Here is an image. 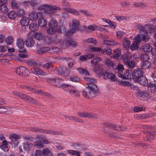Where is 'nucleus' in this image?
<instances>
[{
	"mask_svg": "<svg viewBox=\"0 0 156 156\" xmlns=\"http://www.w3.org/2000/svg\"><path fill=\"white\" fill-rule=\"evenodd\" d=\"M94 71L95 73L100 76H102L104 71L101 69L100 67L98 66H96L94 68Z\"/></svg>",
	"mask_w": 156,
	"mask_h": 156,
	"instance_id": "nucleus-18",
	"label": "nucleus"
},
{
	"mask_svg": "<svg viewBox=\"0 0 156 156\" xmlns=\"http://www.w3.org/2000/svg\"><path fill=\"white\" fill-rule=\"evenodd\" d=\"M85 80L89 82L87 83L89 88H86L83 91V94L85 98H92L95 97V94L98 92L97 86L94 83L95 80L88 78H85Z\"/></svg>",
	"mask_w": 156,
	"mask_h": 156,
	"instance_id": "nucleus-1",
	"label": "nucleus"
},
{
	"mask_svg": "<svg viewBox=\"0 0 156 156\" xmlns=\"http://www.w3.org/2000/svg\"><path fill=\"white\" fill-rule=\"evenodd\" d=\"M146 132H147L146 133L148 134H150L151 135L147 136V137L145 138L144 139L145 140H147V141L151 142V140H153L154 138V135L155 134V133L153 131L151 132V131H146Z\"/></svg>",
	"mask_w": 156,
	"mask_h": 156,
	"instance_id": "nucleus-17",
	"label": "nucleus"
},
{
	"mask_svg": "<svg viewBox=\"0 0 156 156\" xmlns=\"http://www.w3.org/2000/svg\"><path fill=\"white\" fill-rule=\"evenodd\" d=\"M29 28L32 31H35L38 30L39 27L38 25L34 23H32L29 25Z\"/></svg>",
	"mask_w": 156,
	"mask_h": 156,
	"instance_id": "nucleus-41",
	"label": "nucleus"
},
{
	"mask_svg": "<svg viewBox=\"0 0 156 156\" xmlns=\"http://www.w3.org/2000/svg\"><path fill=\"white\" fill-rule=\"evenodd\" d=\"M47 33L48 34H52L55 33L56 30L55 29L51 27H50L47 28L46 29Z\"/></svg>",
	"mask_w": 156,
	"mask_h": 156,
	"instance_id": "nucleus-50",
	"label": "nucleus"
},
{
	"mask_svg": "<svg viewBox=\"0 0 156 156\" xmlns=\"http://www.w3.org/2000/svg\"><path fill=\"white\" fill-rule=\"evenodd\" d=\"M102 76L104 78L108 79L111 82H115L117 81L114 74L108 72H104Z\"/></svg>",
	"mask_w": 156,
	"mask_h": 156,
	"instance_id": "nucleus-8",
	"label": "nucleus"
},
{
	"mask_svg": "<svg viewBox=\"0 0 156 156\" xmlns=\"http://www.w3.org/2000/svg\"><path fill=\"white\" fill-rule=\"evenodd\" d=\"M11 6L13 9H19V6L18 4L15 2L12 1L11 2Z\"/></svg>",
	"mask_w": 156,
	"mask_h": 156,
	"instance_id": "nucleus-60",
	"label": "nucleus"
},
{
	"mask_svg": "<svg viewBox=\"0 0 156 156\" xmlns=\"http://www.w3.org/2000/svg\"><path fill=\"white\" fill-rule=\"evenodd\" d=\"M50 49L48 47L42 48L37 51V52L39 54H43L45 52L48 51Z\"/></svg>",
	"mask_w": 156,
	"mask_h": 156,
	"instance_id": "nucleus-36",
	"label": "nucleus"
},
{
	"mask_svg": "<svg viewBox=\"0 0 156 156\" xmlns=\"http://www.w3.org/2000/svg\"><path fill=\"white\" fill-rule=\"evenodd\" d=\"M130 41L127 38H125L122 41V45L124 48H128L130 44Z\"/></svg>",
	"mask_w": 156,
	"mask_h": 156,
	"instance_id": "nucleus-27",
	"label": "nucleus"
},
{
	"mask_svg": "<svg viewBox=\"0 0 156 156\" xmlns=\"http://www.w3.org/2000/svg\"><path fill=\"white\" fill-rule=\"evenodd\" d=\"M67 152L68 153L76 156H80V155L79 151H78L69 150H67Z\"/></svg>",
	"mask_w": 156,
	"mask_h": 156,
	"instance_id": "nucleus-45",
	"label": "nucleus"
},
{
	"mask_svg": "<svg viewBox=\"0 0 156 156\" xmlns=\"http://www.w3.org/2000/svg\"><path fill=\"white\" fill-rule=\"evenodd\" d=\"M9 138L11 140V144H17V141L19 139L18 135L16 134H11L9 135Z\"/></svg>",
	"mask_w": 156,
	"mask_h": 156,
	"instance_id": "nucleus-16",
	"label": "nucleus"
},
{
	"mask_svg": "<svg viewBox=\"0 0 156 156\" xmlns=\"http://www.w3.org/2000/svg\"><path fill=\"white\" fill-rule=\"evenodd\" d=\"M25 88L27 89V90L32 92L33 93H37L38 94H43V93L40 90L35 89L29 87L27 86H25ZM24 88V87L23 88Z\"/></svg>",
	"mask_w": 156,
	"mask_h": 156,
	"instance_id": "nucleus-24",
	"label": "nucleus"
},
{
	"mask_svg": "<svg viewBox=\"0 0 156 156\" xmlns=\"http://www.w3.org/2000/svg\"><path fill=\"white\" fill-rule=\"evenodd\" d=\"M55 71L58 74L63 76H66L69 74V72L67 68L65 67H60L58 69L55 68Z\"/></svg>",
	"mask_w": 156,
	"mask_h": 156,
	"instance_id": "nucleus-5",
	"label": "nucleus"
},
{
	"mask_svg": "<svg viewBox=\"0 0 156 156\" xmlns=\"http://www.w3.org/2000/svg\"><path fill=\"white\" fill-rule=\"evenodd\" d=\"M137 27L139 30H140L142 31H145V32H147V28L146 27V25L144 26L139 25L137 26Z\"/></svg>",
	"mask_w": 156,
	"mask_h": 156,
	"instance_id": "nucleus-57",
	"label": "nucleus"
},
{
	"mask_svg": "<svg viewBox=\"0 0 156 156\" xmlns=\"http://www.w3.org/2000/svg\"><path fill=\"white\" fill-rule=\"evenodd\" d=\"M34 146L38 148H42L44 147V145L42 144V143L39 142H35Z\"/></svg>",
	"mask_w": 156,
	"mask_h": 156,
	"instance_id": "nucleus-64",
	"label": "nucleus"
},
{
	"mask_svg": "<svg viewBox=\"0 0 156 156\" xmlns=\"http://www.w3.org/2000/svg\"><path fill=\"white\" fill-rule=\"evenodd\" d=\"M124 68L122 65L119 64L116 67L115 72L118 74V76L120 77H122L123 75L122 74L124 71Z\"/></svg>",
	"mask_w": 156,
	"mask_h": 156,
	"instance_id": "nucleus-12",
	"label": "nucleus"
},
{
	"mask_svg": "<svg viewBox=\"0 0 156 156\" xmlns=\"http://www.w3.org/2000/svg\"><path fill=\"white\" fill-rule=\"evenodd\" d=\"M105 62V63L108 66H112L114 65L113 63L110 60V58H106Z\"/></svg>",
	"mask_w": 156,
	"mask_h": 156,
	"instance_id": "nucleus-59",
	"label": "nucleus"
},
{
	"mask_svg": "<svg viewBox=\"0 0 156 156\" xmlns=\"http://www.w3.org/2000/svg\"><path fill=\"white\" fill-rule=\"evenodd\" d=\"M17 12V14L18 16L22 17L24 16L25 14V12L23 9H19Z\"/></svg>",
	"mask_w": 156,
	"mask_h": 156,
	"instance_id": "nucleus-52",
	"label": "nucleus"
},
{
	"mask_svg": "<svg viewBox=\"0 0 156 156\" xmlns=\"http://www.w3.org/2000/svg\"><path fill=\"white\" fill-rule=\"evenodd\" d=\"M136 80L138 82L143 86H146L147 85L148 83V81L147 79L143 76L138 78Z\"/></svg>",
	"mask_w": 156,
	"mask_h": 156,
	"instance_id": "nucleus-13",
	"label": "nucleus"
},
{
	"mask_svg": "<svg viewBox=\"0 0 156 156\" xmlns=\"http://www.w3.org/2000/svg\"><path fill=\"white\" fill-rule=\"evenodd\" d=\"M39 9L44 10L45 13L49 14H53L57 10H61V9L56 5H43L39 6Z\"/></svg>",
	"mask_w": 156,
	"mask_h": 156,
	"instance_id": "nucleus-2",
	"label": "nucleus"
},
{
	"mask_svg": "<svg viewBox=\"0 0 156 156\" xmlns=\"http://www.w3.org/2000/svg\"><path fill=\"white\" fill-rule=\"evenodd\" d=\"M58 25L57 22L54 19L51 18V20L48 23V26L50 27L55 29Z\"/></svg>",
	"mask_w": 156,
	"mask_h": 156,
	"instance_id": "nucleus-32",
	"label": "nucleus"
},
{
	"mask_svg": "<svg viewBox=\"0 0 156 156\" xmlns=\"http://www.w3.org/2000/svg\"><path fill=\"white\" fill-rule=\"evenodd\" d=\"M148 89L151 92H156V85L154 83H150L148 85Z\"/></svg>",
	"mask_w": 156,
	"mask_h": 156,
	"instance_id": "nucleus-34",
	"label": "nucleus"
},
{
	"mask_svg": "<svg viewBox=\"0 0 156 156\" xmlns=\"http://www.w3.org/2000/svg\"><path fill=\"white\" fill-rule=\"evenodd\" d=\"M43 133L45 134H51L53 135H60L61 133L59 132L52 130H44Z\"/></svg>",
	"mask_w": 156,
	"mask_h": 156,
	"instance_id": "nucleus-37",
	"label": "nucleus"
},
{
	"mask_svg": "<svg viewBox=\"0 0 156 156\" xmlns=\"http://www.w3.org/2000/svg\"><path fill=\"white\" fill-rule=\"evenodd\" d=\"M65 118L66 119H68L69 120H71L74 121L76 122H78L80 123L83 122V121L80 119H78L77 118L73 117V116H65Z\"/></svg>",
	"mask_w": 156,
	"mask_h": 156,
	"instance_id": "nucleus-30",
	"label": "nucleus"
},
{
	"mask_svg": "<svg viewBox=\"0 0 156 156\" xmlns=\"http://www.w3.org/2000/svg\"><path fill=\"white\" fill-rule=\"evenodd\" d=\"M48 83L51 84L54 86L60 87L62 85V80L58 78H49L47 80Z\"/></svg>",
	"mask_w": 156,
	"mask_h": 156,
	"instance_id": "nucleus-6",
	"label": "nucleus"
},
{
	"mask_svg": "<svg viewBox=\"0 0 156 156\" xmlns=\"http://www.w3.org/2000/svg\"><path fill=\"white\" fill-rule=\"evenodd\" d=\"M140 58L144 62L147 61L149 59V56L147 54H142L140 56Z\"/></svg>",
	"mask_w": 156,
	"mask_h": 156,
	"instance_id": "nucleus-46",
	"label": "nucleus"
},
{
	"mask_svg": "<svg viewBox=\"0 0 156 156\" xmlns=\"http://www.w3.org/2000/svg\"><path fill=\"white\" fill-rule=\"evenodd\" d=\"M24 43L23 39L20 38H19L17 39V45L19 48L18 51L20 52H24L26 51V49L23 48Z\"/></svg>",
	"mask_w": 156,
	"mask_h": 156,
	"instance_id": "nucleus-10",
	"label": "nucleus"
},
{
	"mask_svg": "<svg viewBox=\"0 0 156 156\" xmlns=\"http://www.w3.org/2000/svg\"><path fill=\"white\" fill-rule=\"evenodd\" d=\"M103 43L107 45H111L113 46H115L117 45L118 43L117 42L114 41H109L108 40H104Z\"/></svg>",
	"mask_w": 156,
	"mask_h": 156,
	"instance_id": "nucleus-21",
	"label": "nucleus"
},
{
	"mask_svg": "<svg viewBox=\"0 0 156 156\" xmlns=\"http://www.w3.org/2000/svg\"><path fill=\"white\" fill-rule=\"evenodd\" d=\"M146 27L147 30V32L151 33L156 30V26L154 25L149 24L146 25Z\"/></svg>",
	"mask_w": 156,
	"mask_h": 156,
	"instance_id": "nucleus-29",
	"label": "nucleus"
},
{
	"mask_svg": "<svg viewBox=\"0 0 156 156\" xmlns=\"http://www.w3.org/2000/svg\"><path fill=\"white\" fill-rule=\"evenodd\" d=\"M90 51L91 52H101L102 54L104 53V51L101 48L98 47H91L90 48Z\"/></svg>",
	"mask_w": 156,
	"mask_h": 156,
	"instance_id": "nucleus-35",
	"label": "nucleus"
},
{
	"mask_svg": "<svg viewBox=\"0 0 156 156\" xmlns=\"http://www.w3.org/2000/svg\"><path fill=\"white\" fill-rule=\"evenodd\" d=\"M72 24V28H74L78 30H79L80 23L78 20L76 19H73Z\"/></svg>",
	"mask_w": 156,
	"mask_h": 156,
	"instance_id": "nucleus-22",
	"label": "nucleus"
},
{
	"mask_svg": "<svg viewBox=\"0 0 156 156\" xmlns=\"http://www.w3.org/2000/svg\"><path fill=\"white\" fill-rule=\"evenodd\" d=\"M135 42L137 43H140L141 41L140 34L136 35L134 37Z\"/></svg>",
	"mask_w": 156,
	"mask_h": 156,
	"instance_id": "nucleus-62",
	"label": "nucleus"
},
{
	"mask_svg": "<svg viewBox=\"0 0 156 156\" xmlns=\"http://www.w3.org/2000/svg\"><path fill=\"white\" fill-rule=\"evenodd\" d=\"M34 41L33 38L31 37H29L26 41V44L27 47H30L34 45Z\"/></svg>",
	"mask_w": 156,
	"mask_h": 156,
	"instance_id": "nucleus-23",
	"label": "nucleus"
},
{
	"mask_svg": "<svg viewBox=\"0 0 156 156\" xmlns=\"http://www.w3.org/2000/svg\"><path fill=\"white\" fill-rule=\"evenodd\" d=\"M20 23L22 26H27L29 23V19L27 17H23L21 19Z\"/></svg>",
	"mask_w": 156,
	"mask_h": 156,
	"instance_id": "nucleus-25",
	"label": "nucleus"
},
{
	"mask_svg": "<svg viewBox=\"0 0 156 156\" xmlns=\"http://www.w3.org/2000/svg\"><path fill=\"white\" fill-rule=\"evenodd\" d=\"M77 115L80 117H87L90 119L97 118V116L95 114L92 113L87 112H80L77 113Z\"/></svg>",
	"mask_w": 156,
	"mask_h": 156,
	"instance_id": "nucleus-9",
	"label": "nucleus"
},
{
	"mask_svg": "<svg viewBox=\"0 0 156 156\" xmlns=\"http://www.w3.org/2000/svg\"><path fill=\"white\" fill-rule=\"evenodd\" d=\"M132 55L131 53H128L125 55L123 61L124 62L126 63L129 61V60L132 58Z\"/></svg>",
	"mask_w": 156,
	"mask_h": 156,
	"instance_id": "nucleus-43",
	"label": "nucleus"
},
{
	"mask_svg": "<svg viewBox=\"0 0 156 156\" xmlns=\"http://www.w3.org/2000/svg\"><path fill=\"white\" fill-rule=\"evenodd\" d=\"M69 44V46L70 45L72 47L75 48L77 46V44L75 41H73L72 40L70 39L68 41Z\"/></svg>",
	"mask_w": 156,
	"mask_h": 156,
	"instance_id": "nucleus-53",
	"label": "nucleus"
},
{
	"mask_svg": "<svg viewBox=\"0 0 156 156\" xmlns=\"http://www.w3.org/2000/svg\"><path fill=\"white\" fill-rule=\"evenodd\" d=\"M138 47V44L136 42H134L131 45L130 49L132 51H133L137 48Z\"/></svg>",
	"mask_w": 156,
	"mask_h": 156,
	"instance_id": "nucleus-63",
	"label": "nucleus"
},
{
	"mask_svg": "<svg viewBox=\"0 0 156 156\" xmlns=\"http://www.w3.org/2000/svg\"><path fill=\"white\" fill-rule=\"evenodd\" d=\"M86 41L88 43H92L94 44L97 43V42L93 38H89L86 40Z\"/></svg>",
	"mask_w": 156,
	"mask_h": 156,
	"instance_id": "nucleus-56",
	"label": "nucleus"
},
{
	"mask_svg": "<svg viewBox=\"0 0 156 156\" xmlns=\"http://www.w3.org/2000/svg\"><path fill=\"white\" fill-rule=\"evenodd\" d=\"M43 17V14L41 12H37L35 11L31 12L29 14V17L31 21H35L37 18Z\"/></svg>",
	"mask_w": 156,
	"mask_h": 156,
	"instance_id": "nucleus-7",
	"label": "nucleus"
},
{
	"mask_svg": "<svg viewBox=\"0 0 156 156\" xmlns=\"http://www.w3.org/2000/svg\"><path fill=\"white\" fill-rule=\"evenodd\" d=\"M43 154L44 156H52V151L48 148H44L43 149Z\"/></svg>",
	"mask_w": 156,
	"mask_h": 156,
	"instance_id": "nucleus-26",
	"label": "nucleus"
},
{
	"mask_svg": "<svg viewBox=\"0 0 156 156\" xmlns=\"http://www.w3.org/2000/svg\"><path fill=\"white\" fill-rule=\"evenodd\" d=\"M138 95L139 98L141 100H147L150 97L149 94L145 92H140Z\"/></svg>",
	"mask_w": 156,
	"mask_h": 156,
	"instance_id": "nucleus-14",
	"label": "nucleus"
},
{
	"mask_svg": "<svg viewBox=\"0 0 156 156\" xmlns=\"http://www.w3.org/2000/svg\"><path fill=\"white\" fill-rule=\"evenodd\" d=\"M8 17L10 19L14 20L17 16L16 13L14 11L9 12L7 14Z\"/></svg>",
	"mask_w": 156,
	"mask_h": 156,
	"instance_id": "nucleus-39",
	"label": "nucleus"
},
{
	"mask_svg": "<svg viewBox=\"0 0 156 156\" xmlns=\"http://www.w3.org/2000/svg\"><path fill=\"white\" fill-rule=\"evenodd\" d=\"M32 145L30 144L24 143V148L26 151H29L32 147Z\"/></svg>",
	"mask_w": 156,
	"mask_h": 156,
	"instance_id": "nucleus-55",
	"label": "nucleus"
},
{
	"mask_svg": "<svg viewBox=\"0 0 156 156\" xmlns=\"http://www.w3.org/2000/svg\"><path fill=\"white\" fill-rule=\"evenodd\" d=\"M33 72L35 74L44 76H46L47 75V73L44 72L42 70L38 68H33Z\"/></svg>",
	"mask_w": 156,
	"mask_h": 156,
	"instance_id": "nucleus-20",
	"label": "nucleus"
},
{
	"mask_svg": "<svg viewBox=\"0 0 156 156\" xmlns=\"http://www.w3.org/2000/svg\"><path fill=\"white\" fill-rule=\"evenodd\" d=\"M62 9L64 11L70 13L75 15L78 16L79 15V12L75 9L67 8H63Z\"/></svg>",
	"mask_w": 156,
	"mask_h": 156,
	"instance_id": "nucleus-15",
	"label": "nucleus"
},
{
	"mask_svg": "<svg viewBox=\"0 0 156 156\" xmlns=\"http://www.w3.org/2000/svg\"><path fill=\"white\" fill-rule=\"evenodd\" d=\"M42 152L40 150H36V151L33 154V156H41L42 155Z\"/></svg>",
	"mask_w": 156,
	"mask_h": 156,
	"instance_id": "nucleus-61",
	"label": "nucleus"
},
{
	"mask_svg": "<svg viewBox=\"0 0 156 156\" xmlns=\"http://www.w3.org/2000/svg\"><path fill=\"white\" fill-rule=\"evenodd\" d=\"M38 21V23L40 27H45L47 24L46 20L42 17L40 18Z\"/></svg>",
	"mask_w": 156,
	"mask_h": 156,
	"instance_id": "nucleus-28",
	"label": "nucleus"
},
{
	"mask_svg": "<svg viewBox=\"0 0 156 156\" xmlns=\"http://www.w3.org/2000/svg\"><path fill=\"white\" fill-rule=\"evenodd\" d=\"M100 58L96 57L91 60V63L92 65H95L100 62Z\"/></svg>",
	"mask_w": 156,
	"mask_h": 156,
	"instance_id": "nucleus-48",
	"label": "nucleus"
},
{
	"mask_svg": "<svg viewBox=\"0 0 156 156\" xmlns=\"http://www.w3.org/2000/svg\"><path fill=\"white\" fill-rule=\"evenodd\" d=\"M102 20L104 21L105 22L109 24V27L115 29V26L114 24V23L113 22H111L109 20L106 19H103L102 18Z\"/></svg>",
	"mask_w": 156,
	"mask_h": 156,
	"instance_id": "nucleus-40",
	"label": "nucleus"
},
{
	"mask_svg": "<svg viewBox=\"0 0 156 156\" xmlns=\"http://www.w3.org/2000/svg\"><path fill=\"white\" fill-rule=\"evenodd\" d=\"M14 41V38L12 36L8 37L6 39L5 42L6 44L9 45L11 44Z\"/></svg>",
	"mask_w": 156,
	"mask_h": 156,
	"instance_id": "nucleus-47",
	"label": "nucleus"
},
{
	"mask_svg": "<svg viewBox=\"0 0 156 156\" xmlns=\"http://www.w3.org/2000/svg\"><path fill=\"white\" fill-rule=\"evenodd\" d=\"M12 93L13 95L20 98L29 100V101L31 103L35 104H37L38 103L37 100L33 98H32L30 97V96H27L26 94L22 93L17 92L16 91L12 92Z\"/></svg>",
	"mask_w": 156,
	"mask_h": 156,
	"instance_id": "nucleus-3",
	"label": "nucleus"
},
{
	"mask_svg": "<svg viewBox=\"0 0 156 156\" xmlns=\"http://www.w3.org/2000/svg\"><path fill=\"white\" fill-rule=\"evenodd\" d=\"M7 145V141L4 140L2 142V144L0 146V148L4 151L7 152L9 151V148Z\"/></svg>",
	"mask_w": 156,
	"mask_h": 156,
	"instance_id": "nucleus-31",
	"label": "nucleus"
},
{
	"mask_svg": "<svg viewBox=\"0 0 156 156\" xmlns=\"http://www.w3.org/2000/svg\"><path fill=\"white\" fill-rule=\"evenodd\" d=\"M44 33L41 32H36L35 34L34 37L37 40H41L44 37Z\"/></svg>",
	"mask_w": 156,
	"mask_h": 156,
	"instance_id": "nucleus-33",
	"label": "nucleus"
},
{
	"mask_svg": "<svg viewBox=\"0 0 156 156\" xmlns=\"http://www.w3.org/2000/svg\"><path fill=\"white\" fill-rule=\"evenodd\" d=\"M0 10L3 13H6L8 11L7 6L5 4H1L0 5Z\"/></svg>",
	"mask_w": 156,
	"mask_h": 156,
	"instance_id": "nucleus-42",
	"label": "nucleus"
},
{
	"mask_svg": "<svg viewBox=\"0 0 156 156\" xmlns=\"http://www.w3.org/2000/svg\"><path fill=\"white\" fill-rule=\"evenodd\" d=\"M121 54L120 50L119 49H117L114 51L112 56L114 58L117 59L119 58V57H120Z\"/></svg>",
	"mask_w": 156,
	"mask_h": 156,
	"instance_id": "nucleus-38",
	"label": "nucleus"
},
{
	"mask_svg": "<svg viewBox=\"0 0 156 156\" xmlns=\"http://www.w3.org/2000/svg\"><path fill=\"white\" fill-rule=\"evenodd\" d=\"M121 78L126 79L133 78L132 73L130 70L126 71L124 72L123 77Z\"/></svg>",
	"mask_w": 156,
	"mask_h": 156,
	"instance_id": "nucleus-19",
	"label": "nucleus"
},
{
	"mask_svg": "<svg viewBox=\"0 0 156 156\" xmlns=\"http://www.w3.org/2000/svg\"><path fill=\"white\" fill-rule=\"evenodd\" d=\"M142 49L145 52H149L152 50V48L150 45L146 44L143 46Z\"/></svg>",
	"mask_w": 156,
	"mask_h": 156,
	"instance_id": "nucleus-44",
	"label": "nucleus"
},
{
	"mask_svg": "<svg viewBox=\"0 0 156 156\" xmlns=\"http://www.w3.org/2000/svg\"><path fill=\"white\" fill-rule=\"evenodd\" d=\"M142 71L140 69H135L133 73H132L133 79H135L136 80L138 78L142 76Z\"/></svg>",
	"mask_w": 156,
	"mask_h": 156,
	"instance_id": "nucleus-11",
	"label": "nucleus"
},
{
	"mask_svg": "<svg viewBox=\"0 0 156 156\" xmlns=\"http://www.w3.org/2000/svg\"><path fill=\"white\" fill-rule=\"evenodd\" d=\"M77 70L80 73L82 74L83 75L86 76L89 75V73L87 71L83 69L79 68L77 69Z\"/></svg>",
	"mask_w": 156,
	"mask_h": 156,
	"instance_id": "nucleus-51",
	"label": "nucleus"
},
{
	"mask_svg": "<svg viewBox=\"0 0 156 156\" xmlns=\"http://www.w3.org/2000/svg\"><path fill=\"white\" fill-rule=\"evenodd\" d=\"M77 31H78V30L75 28H72L70 29L66 32V35L67 37L70 36L72 34L75 33Z\"/></svg>",
	"mask_w": 156,
	"mask_h": 156,
	"instance_id": "nucleus-49",
	"label": "nucleus"
},
{
	"mask_svg": "<svg viewBox=\"0 0 156 156\" xmlns=\"http://www.w3.org/2000/svg\"><path fill=\"white\" fill-rule=\"evenodd\" d=\"M96 28V26L93 25H90L88 26V27L85 29V30L87 32H89V31L88 30V29L92 30L94 31L95 30V28Z\"/></svg>",
	"mask_w": 156,
	"mask_h": 156,
	"instance_id": "nucleus-54",
	"label": "nucleus"
},
{
	"mask_svg": "<svg viewBox=\"0 0 156 156\" xmlns=\"http://www.w3.org/2000/svg\"><path fill=\"white\" fill-rule=\"evenodd\" d=\"M39 2V0H31L30 2H27V3L30 5L34 6L37 5Z\"/></svg>",
	"mask_w": 156,
	"mask_h": 156,
	"instance_id": "nucleus-58",
	"label": "nucleus"
},
{
	"mask_svg": "<svg viewBox=\"0 0 156 156\" xmlns=\"http://www.w3.org/2000/svg\"><path fill=\"white\" fill-rule=\"evenodd\" d=\"M16 73L20 76L24 77L28 76L29 71L28 69L24 66H20L17 67L16 70Z\"/></svg>",
	"mask_w": 156,
	"mask_h": 156,
	"instance_id": "nucleus-4",
	"label": "nucleus"
}]
</instances>
